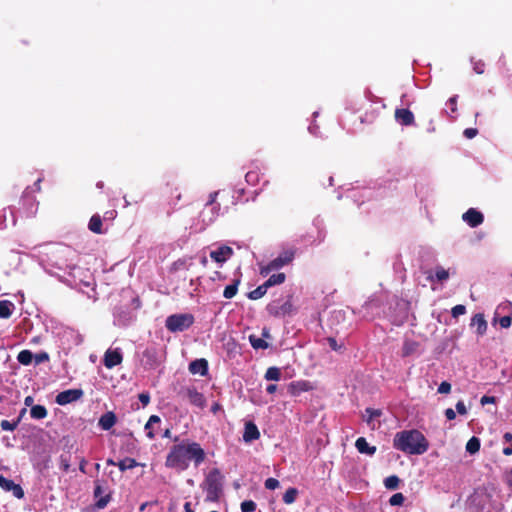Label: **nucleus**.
<instances>
[{
  "label": "nucleus",
  "mask_w": 512,
  "mask_h": 512,
  "mask_svg": "<svg viewBox=\"0 0 512 512\" xmlns=\"http://www.w3.org/2000/svg\"><path fill=\"white\" fill-rule=\"evenodd\" d=\"M206 459V453L201 445L190 440H183L173 445L165 459L167 468L184 471L188 469L190 462L198 467Z\"/></svg>",
  "instance_id": "1"
},
{
  "label": "nucleus",
  "mask_w": 512,
  "mask_h": 512,
  "mask_svg": "<svg viewBox=\"0 0 512 512\" xmlns=\"http://www.w3.org/2000/svg\"><path fill=\"white\" fill-rule=\"evenodd\" d=\"M393 447L410 455H422L429 448V442L417 429L397 432L393 439Z\"/></svg>",
  "instance_id": "2"
},
{
  "label": "nucleus",
  "mask_w": 512,
  "mask_h": 512,
  "mask_svg": "<svg viewBox=\"0 0 512 512\" xmlns=\"http://www.w3.org/2000/svg\"><path fill=\"white\" fill-rule=\"evenodd\" d=\"M206 501L218 502L223 493V475L218 468H213L204 480Z\"/></svg>",
  "instance_id": "3"
},
{
  "label": "nucleus",
  "mask_w": 512,
  "mask_h": 512,
  "mask_svg": "<svg viewBox=\"0 0 512 512\" xmlns=\"http://www.w3.org/2000/svg\"><path fill=\"white\" fill-rule=\"evenodd\" d=\"M93 497L96 500L94 505L97 509L101 510L107 507L112 500V490L107 480L96 479L94 481Z\"/></svg>",
  "instance_id": "4"
},
{
  "label": "nucleus",
  "mask_w": 512,
  "mask_h": 512,
  "mask_svg": "<svg viewBox=\"0 0 512 512\" xmlns=\"http://www.w3.org/2000/svg\"><path fill=\"white\" fill-rule=\"evenodd\" d=\"M194 316L190 313L172 314L166 318L165 326L170 332H182L191 327Z\"/></svg>",
  "instance_id": "5"
},
{
  "label": "nucleus",
  "mask_w": 512,
  "mask_h": 512,
  "mask_svg": "<svg viewBox=\"0 0 512 512\" xmlns=\"http://www.w3.org/2000/svg\"><path fill=\"white\" fill-rule=\"evenodd\" d=\"M295 249L290 248L281 252L275 259L271 260L267 265L260 268V274L267 276L274 270H278L285 265L291 263L295 257Z\"/></svg>",
  "instance_id": "6"
},
{
  "label": "nucleus",
  "mask_w": 512,
  "mask_h": 512,
  "mask_svg": "<svg viewBox=\"0 0 512 512\" xmlns=\"http://www.w3.org/2000/svg\"><path fill=\"white\" fill-rule=\"evenodd\" d=\"M267 312L274 317H283L289 315L293 310L292 296L289 295L288 299L280 304L279 300H274L267 305Z\"/></svg>",
  "instance_id": "7"
},
{
  "label": "nucleus",
  "mask_w": 512,
  "mask_h": 512,
  "mask_svg": "<svg viewBox=\"0 0 512 512\" xmlns=\"http://www.w3.org/2000/svg\"><path fill=\"white\" fill-rule=\"evenodd\" d=\"M84 392L82 389H68L60 392L56 396V403L59 405H67L69 403L79 400L83 396Z\"/></svg>",
  "instance_id": "8"
},
{
  "label": "nucleus",
  "mask_w": 512,
  "mask_h": 512,
  "mask_svg": "<svg viewBox=\"0 0 512 512\" xmlns=\"http://www.w3.org/2000/svg\"><path fill=\"white\" fill-rule=\"evenodd\" d=\"M123 361V355L119 348L108 349L103 358V364L106 368L112 369L120 365Z\"/></svg>",
  "instance_id": "9"
},
{
  "label": "nucleus",
  "mask_w": 512,
  "mask_h": 512,
  "mask_svg": "<svg viewBox=\"0 0 512 512\" xmlns=\"http://www.w3.org/2000/svg\"><path fill=\"white\" fill-rule=\"evenodd\" d=\"M142 363L146 369H154L160 364L156 348L147 347L142 353Z\"/></svg>",
  "instance_id": "10"
},
{
  "label": "nucleus",
  "mask_w": 512,
  "mask_h": 512,
  "mask_svg": "<svg viewBox=\"0 0 512 512\" xmlns=\"http://www.w3.org/2000/svg\"><path fill=\"white\" fill-rule=\"evenodd\" d=\"M0 487L7 492H12L17 499L24 497V490L19 484H16L13 480L7 479L3 475H0Z\"/></svg>",
  "instance_id": "11"
},
{
  "label": "nucleus",
  "mask_w": 512,
  "mask_h": 512,
  "mask_svg": "<svg viewBox=\"0 0 512 512\" xmlns=\"http://www.w3.org/2000/svg\"><path fill=\"white\" fill-rule=\"evenodd\" d=\"M462 218L472 228H475V227L481 225L484 221L483 214L474 208L468 209L463 214Z\"/></svg>",
  "instance_id": "12"
},
{
  "label": "nucleus",
  "mask_w": 512,
  "mask_h": 512,
  "mask_svg": "<svg viewBox=\"0 0 512 512\" xmlns=\"http://www.w3.org/2000/svg\"><path fill=\"white\" fill-rule=\"evenodd\" d=\"M394 117L402 126H410L415 122L414 114L406 108H397L395 110Z\"/></svg>",
  "instance_id": "13"
},
{
  "label": "nucleus",
  "mask_w": 512,
  "mask_h": 512,
  "mask_svg": "<svg viewBox=\"0 0 512 512\" xmlns=\"http://www.w3.org/2000/svg\"><path fill=\"white\" fill-rule=\"evenodd\" d=\"M233 253V249L230 246L222 245L218 249L211 251L210 257L217 263H224Z\"/></svg>",
  "instance_id": "14"
},
{
  "label": "nucleus",
  "mask_w": 512,
  "mask_h": 512,
  "mask_svg": "<svg viewBox=\"0 0 512 512\" xmlns=\"http://www.w3.org/2000/svg\"><path fill=\"white\" fill-rule=\"evenodd\" d=\"M186 397L193 406L200 409H203L206 406V399L204 395L198 392L195 388H187Z\"/></svg>",
  "instance_id": "15"
},
{
  "label": "nucleus",
  "mask_w": 512,
  "mask_h": 512,
  "mask_svg": "<svg viewBox=\"0 0 512 512\" xmlns=\"http://www.w3.org/2000/svg\"><path fill=\"white\" fill-rule=\"evenodd\" d=\"M260 438V432L256 424L252 421H249L245 424L243 440L246 443L252 442Z\"/></svg>",
  "instance_id": "16"
},
{
  "label": "nucleus",
  "mask_w": 512,
  "mask_h": 512,
  "mask_svg": "<svg viewBox=\"0 0 512 512\" xmlns=\"http://www.w3.org/2000/svg\"><path fill=\"white\" fill-rule=\"evenodd\" d=\"M189 372L205 376L208 373V361L204 358L196 359L189 364Z\"/></svg>",
  "instance_id": "17"
},
{
  "label": "nucleus",
  "mask_w": 512,
  "mask_h": 512,
  "mask_svg": "<svg viewBox=\"0 0 512 512\" xmlns=\"http://www.w3.org/2000/svg\"><path fill=\"white\" fill-rule=\"evenodd\" d=\"M471 326L476 327V333L483 336L487 331V321L482 313H477L471 320Z\"/></svg>",
  "instance_id": "18"
},
{
  "label": "nucleus",
  "mask_w": 512,
  "mask_h": 512,
  "mask_svg": "<svg viewBox=\"0 0 512 512\" xmlns=\"http://www.w3.org/2000/svg\"><path fill=\"white\" fill-rule=\"evenodd\" d=\"M117 422V417L115 415L114 412L112 411H109V412H106L104 413L100 418H99V422H98V425L103 429V430H110Z\"/></svg>",
  "instance_id": "19"
},
{
  "label": "nucleus",
  "mask_w": 512,
  "mask_h": 512,
  "mask_svg": "<svg viewBox=\"0 0 512 512\" xmlns=\"http://www.w3.org/2000/svg\"><path fill=\"white\" fill-rule=\"evenodd\" d=\"M355 447L361 454L374 455L376 452L375 446H370L364 437H359L355 442Z\"/></svg>",
  "instance_id": "20"
},
{
  "label": "nucleus",
  "mask_w": 512,
  "mask_h": 512,
  "mask_svg": "<svg viewBox=\"0 0 512 512\" xmlns=\"http://www.w3.org/2000/svg\"><path fill=\"white\" fill-rule=\"evenodd\" d=\"M88 228L91 232L95 234L104 233L102 229V218L99 214H94L89 220Z\"/></svg>",
  "instance_id": "21"
},
{
  "label": "nucleus",
  "mask_w": 512,
  "mask_h": 512,
  "mask_svg": "<svg viewBox=\"0 0 512 512\" xmlns=\"http://www.w3.org/2000/svg\"><path fill=\"white\" fill-rule=\"evenodd\" d=\"M240 283H241V278L238 277V278H235L230 285H227L223 291L224 298H226V299L233 298L237 294L238 286L240 285Z\"/></svg>",
  "instance_id": "22"
},
{
  "label": "nucleus",
  "mask_w": 512,
  "mask_h": 512,
  "mask_svg": "<svg viewBox=\"0 0 512 512\" xmlns=\"http://www.w3.org/2000/svg\"><path fill=\"white\" fill-rule=\"evenodd\" d=\"M14 304L9 300L0 301V318L7 319L12 315Z\"/></svg>",
  "instance_id": "23"
},
{
  "label": "nucleus",
  "mask_w": 512,
  "mask_h": 512,
  "mask_svg": "<svg viewBox=\"0 0 512 512\" xmlns=\"http://www.w3.org/2000/svg\"><path fill=\"white\" fill-rule=\"evenodd\" d=\"M418 349V343L412 340H406L402 347V357H408L414 354Z\"/></svg>",
  "instance_id": "24"
},
{
  "label": "nucleus",
  "mask_w": 512,
  "mask_h": 512,
  "mask_svg": "<svg viewBox=\"0 0 512 512\" xmlns=\"http://www.w3.org/2000/svg\"><path fill=\"white\" fill-rule=\"evenodd\" d=\"M286 279V275L285 273H277V274H272L264 283L266 284V286L268 288L272 287V286H275V285H280L282 283H284Z\"/></svg>",
  "instance_id": "25"
},
{
  "label": "nucleus",
  "mask_w": 512,
  "mask_h": 512,
  "mask_svg": "<svg viewBox=\"0 0 512 512\" xmlns=\"http://www.w3.org/2000/svg\"><path fill=\"white\" fill-rule=\"evenodd\" d=\"M267 290H268V287L266 286L265 283H263L260 286H258L256 289L250 291L247 294V297L250 300H258V299L262 298L267 293Z\"/></svg>",
  "instance_id": "26"
},
{
  "label": "nucleus",
  "mask_w": 512,
  "mask_h": 512,
  "mask_svg": "<svg viewBox=\"0 0 512 512\" xmlns=\"http://www.w3.org/2000/svg\"><path fill=\"white\" fill-rule=\"evenodd\" d=\"M48 412L43 405H34L30 409V415L33 419H44Z\"/></svg>",
  "instance_id": "27"
},
{
  "label": "nucleus",
  "mask_w": 512,
  "mask_h": 512,
  "mask_svg": "<svg viewBox=\"0 0 512 512\" xmlns=\"http://www.w3.org/2000/svg\"><path fill=\"white\" fill-rule=\"evenodd\" d=\"M138 465H139V463L133 458H125V459L117 462V466H118L119 470L122 472H124L128 469H133V468L137 467Z\"/></svg>",
  "instance_id": "28"
},
{
  "label": "nucleus",
  "mask_w": 512,
  "mask_h": 512,
  "mask_svg": "<svg viewBox=\"0 0 512 512\" xmlns=\"http://www.w3.org/2000/svg\"><path fill=\"white\" fill-rule=\"evenodd\" d=\"M34 358L33 353L30 350H22L18 353L17 360L22 365H30Z\"/></svg>",
  "instance_id": "29"
},
{
  "label": "nucleus",
  "mask_w": 512,
  "mask_h": 512,
  "mask_svg": "<svg viewBox=\"0 0 512 512\" xmlns=\"http://www.w3.org/2000/svg\"><path fill=\"white\" fill-rule=\"evenodd\" d=\"M71 466V454L70 452L62 453L59 456V467L62 471L68 472Z\"/></svg>",
  "instance_id": "30"
},
{
  "label": "nucleus",
  "mask_w": 512,
  "mask_h": 512,
  "mask_svg": "<svg viewBox=\"0 0 512 512\" xmlns=\"http://www.w3.org/2000/svg\"><path fill=\"white\" fill-rule=\"evenodd\" d=\"M480 445L479 438L473 436L466 443V451L470 454H475L480 450Z\"/></svg>",
  "instance_id": "31"
},
{
  "label": "nucleus",
  "mask_w": 512,
  "mask_h": 512,
  "mask_svg": "<svg viewBox=\"0 0 512 512\" xmlns=\"http://www.w3.org/2000/svg\"><path fill=\"white\" fill-rule=\"evenodd\" d=\"M249 341L254 349H267L269 344L264 339L259 338L255 335L249 336Z\"/></svg>",
  "instance_id": "32"
},
{
  "label": "nucleus",
  "mask_w": 512,
  "mask_h": 512,
  "mask_svg": "<svg viewBox=\"0 0 512 512\" xmlns=\"http://www.w3.org/2000/svg\"><path fill=\"white\" fill-rule=\"evenodd\" d=\"M298 495V490L294 487H290L286 490V492L283 495V502L285 504H292L295 502Z\"/></svg>",
  "instance_id": "33"
},
{
  "label": "nucleus",
  "mask_w": 512,
  "mask_h": 512,
  "mask_svg": "<svg viewBox=\"0 0 512 512\" xmlns=\"http://www.w3.org/2000/svg\"><path fill=\"white\" fill-rule=\"evenodd\" d=\"M400 479L396 475H391L384 480V485L389 490H395L399 487Z\"/></svg>",
  "instance_id": "34"
},
{
  "label": "nucleus",
  "mask_w": 512,
  "mask_h": 512,
  "mask_svg": "<svg viewBox=\"0 0 512 512\" xmlns=\"http://www.w3.org/2000/svg\"><path fill=\"white\" fill-rule=\"evenodd\" d=\"M281 377V371L277 367H269L265 373L266 380L278 381Z\"/></svg>",
  "instance_id": "35"
},
{
  "label": "nucleus",
  "mask_w": 512,
  "mask_h": 512,
  "mask_svg": "<svg viewBox=\"0 0 512 512\" xmlns=\"http://www.w3.org/2000/svg\"><path fill=\"white\" fill-rule=\"evenodd\" d=\"M20 423V418H17L16 420L10 422L8 420H2L0 422V426L5 431H14Z\"/></svg>",
  "instance_id": "36"
},
{
  "label": "nucleus",
  "mask_w": 512,
  "mask_h": 512,
  "mask_svg": "<svg viewBox=\"0 0 512 512\" xmlns=\"http://www.w3.org/2000/svg\"><path fill=\"white\" fill-rule=\"evenodd\" d=\"M434 277L436 278L437 281L442 282L449 278V272H448V270H445L443 267L437 266L435 268V276Z\"/></svg>",
  "instance_id": "37"
},
{
  "label": "nucleus",
  "mask_w": 512,
  "mask_h": 512,
  "mask_svg": "<svg viewBox=\"0 0 512 512\" xmlns=\"http://www.w3.org/2000/svg\"><path fill=\"white\" fill-rule=\"evenodd\" d=\"M405 497L402 493H395L389 499V504L391 506H400L403 504Z\"/></svg>",
  "instance_id": "38"
},
{
  "label": "nucleus",
  "mask_w": 512,
  "mask_h": 512,
  "mask_svg": "<svg viewBox=\"0 0 512 512\" xmlns=\"http://www.w3.org/2000/svg\"><path fill=\"white\" fill-rule=\"evenodd\" d=\"M256 510V503L252 500H245L241 503L242 512H254Z\"/></svg>",
  "instance_id": "39"
},
{
  "label": "nucleus",
  "mask_w": 512,
  "mask_h": 512,
  "mask_svg": "<svg viewBox=\"0 0 512 512\" xmlns=\"http://www.w3.org/2000/svg\"><path fill=\"white\" fill-rule=\"evenodd\" d=\"M466 313V307L464 305L458 304L454 306L451 310V314L454 318L459 317L460 315H463Z\"/></svg>",
  "instance_id": "40"
},
{
  "label": "nucleus",
  "mask_w": 512,
  "mask_h": 512,
  "mask_svg": "<svg viewBox=\"0 0 512 512\" xmlns=\"http://www.w3.org/2000/svg\"><path fill=\"white\" fill-rule=\"evenodd\" d=\"M264 486L268 490H274L279 487V481L275 478L266 479Z\"/></svg>",
  "instance_id": "41"
},
{
  "label": "nucleus",
  "mask_w": 512,
  "mask_h": 512,
  "mask_svg": "<svg viewBox=\"0 0 512 512\" xmlns=\"http://www.w3.org/2000/svg\"><path fill=\"white\" fill-rule=\"evenodd\" d=\"M217 196H218V192H217V191L210 193V194H209V200H208V202H207V205H209V206H213V210H217V211H218V210L220 209V208H219V204H217V205L215 206Z\"/></svg>",
  "instance_id": "42"
},
{
  "label": "nucleus",
  "mask_w": 512,
  "mask_h": 512,
  "mask_svg": "<svg viewBox=\"0 0 512 512\" xmlns=\"http://www.w3.org/2000/svg\"><path fill=\"white\" fill-rule=\"evenodd\" d=\"M451 391V384L447 381H443L440 383L438 387V393L440 394H448Z\"/></svg>",
  "instance_id": "43"
},
{
  "label": "nucleus",
  "mask_w": 512,
  "mask_h": 512,
  "mask_svg": "<svg viewBox=\"0 0 512 512\" xmlns=\"http://www.w3.org/2000/svg\"><path fill=\"white\" fill-rule=\"evenodd\" d=\"M366 413L368 414V419H367V422L369 423L373 418H376V417H379L381 415V411L380 410H376V409H372V408H367L366 409Z\"/></svg>",
  "instance_id": "44"
},
{
  "label": "nucleus",
  "mask_w": 512,
  "mask_h": 512,
  "mask_svg": "<svg viewBox=\"0 0 512 512\" xmlns=\"http://www.w3.org/2000/svg\"><path fill=\"white\" fill-rule=\"evenodd\" d=\"M138 398L144 407L150 403V394L148 392L140 393Z\"/></svg>",
  "instance_id": "45"
},
{
  "label": "nucleus",
  "mask_w": 512,
  "mask_h": 512,
  "mask_svg": "<svg viewBox=\"0 0 512 512\" xmlns=\"http://www.w3.org/2000/svg\"><path fill=\"white\" fill-rule=\"evenodd\" d=\"M512 323V318L510 316H503L499 320V324L502 328H509Z\"/></svg>",
  "instance_id": "46"
},
{
  "label": "nucleus",
  "mask_w": 512,
  "mask_h": 512,
  "mask_svg": "<svg viewBox=\"0 0 512 512\" xmlns=\"http://www.w3.org/2000/svg\"><path fill=\"white\" fill-rule=\"evenodd\" d=\"M478 134V130L476 128H466L463 132V135L467 139H472Z\"/></svg>",
  "instance_id": "47"
},
{
  "label": "nucleus",
  "mask_w": 512,
  "mask_h": 512,
  "mask_svg": "<svg viewBox=\"0 0 512 512\" xmlns=\"http://www.w3.org/2000/svg\"><path fill=\"white\" fill-rule=\"evenodd\" d=\"M34 358H35L36 364H40L42 362L48 361L49 355L46 352H42V353L36 354L34 356Z\"/></svg>",
  "instance_id": "48"
},
{
  "label": "nucleus",
  "mask_w": 512,
  "mask_h": 512,
  "mask_svg": "<svg viewBox=\"0 0 512 512\" xmlns=\"http://www.w3.org/2000/svg\"><path fill=\"white\" fill-rule=\"evenodd\" d=\"M456 410L460 415L467 414V408L462 400H460L456 403Z\"/></svg>",
  "instance_id": "49"
},
{
  "label": "nucleus",
  "mask_w": 512,
  "mask_h": 512,
  "mask_svg": "<svg viewBox=\"0 0 512 512\" xmlns=\"http://www.w3.org/2000/svg\"><path fill=\"white\" fill-rule=\"evenodd\" d=\"M327 341H328L330 348L334 351H339L342 348V346L337 344L336 339L333 337L327 338Z\"/></svg>",
  "instance_id": "50"
},
{
  "label": "nucleus",
  "mask_w": 512,
  "mask_h": 512,
  "mask_svg": "<svg viewBox=\"0 0 512 512\" xmlns=\"http://www.w3.org/2000/svg\"><path fill=\"white\" fill-rule=\"evenodd\" d=\"M484 68H485V64L483 62H481V61L476 62L474 64V71L477 74H483L484 73Z\"/></svg>",
  "instance_id": "51"
},
{
  "label": "nucleus",
  "mask_w": 512,
  "mask_h": 512,
  "mask_svg": "<svg viewBox=\"0 0 512 512\" xmlns=\"http://www.w3.org/2000/svg\"><path fill=\"white\" fill-rule=\"evenodd\" d=\"M145 430L147 431L146 435L149 439H154L156 437L155 432L152 429V425H148V422L145 424Z\"/></svg>",
  "instance_id": "52"
},
{
  "label": "nucleus",
  "mask_w": 512,
  "mask_h": 512,
  "mask_svg": "<svg viewBox=\"0 0 512 512\" xmlns=\"http://www.w3.org/2000/svg\"><path fill=\"white\" fill-rule=\"evenodd\" d=\"M445 416L448 420H454L456 418V413L452 408H447L445 410Z\"/></svg>",
  "instance_id": "53"
},
{
  "label": "nucleus",
  "mask_w": 512,
  "mask_h": 512,
  "mask_svg": "<svg viewBox=\"0 0 512 512\" xmlns=\"http://www.w3.org/2000/svg\"><path fill=\"white\" fill-rule=\"evenodd\" d=\"M117 215L116 210H109L104 213V220H113Z\"/></svg>",
  "instance_id": "54"
},
{
  "label": "nucleus",
  "mask_w": 512,
  "mask_h": 512,
  "mask_svg": "<svg viewBox=\"0 0 512 512\" xmlns=\"http://www.w3.org/2000/svg\"><path fill=\"white\" fill-rule=\"evenodd\" d=\"M457 98H458V96L455 95L448 100V103L451 105L452 112H456V110H457V107H456L457 106Z\"/></svg>",
  "instance_id": "55"
},
{
  "label": "nucleus",
  "mask_w": 512,
  "mask_h": 512,
  "mask_svg": "<svg viewBox=\"0 0 512 512\" xmlns=\"http://www.w3.org/2000/svg\"><path fill=\"white\" fill-rule=\"evenodd\" d=\"M480 403L482 405L488 404V403H495V397L493 396H483L480 400Z\"/></svg>",
  "instance_id": "56"
},
{
  "label": "nucleus",
  "mask_w": 512,
  "mask_h": 512,
  "mask_svg": "<svg viewBox=\"0 0 512 512\" xmlns=\"http://www.w3.org/2000/svg\"><path fill=\"white\" fill-rule=\"evenodd\" d=\"M161 419L159 416L157 415H151L148 419V425H154V424H157V423H160Z\"/></svg>",
  "instance_id": "57"
},
{
  "label": "nucleus",
  "mask_w": 512,
  "mask_h": 512,
  "mask_svg": "<svg viewBox=\"0 0 512 512\" xmlns=\"http://www.w3.org/2000/svg\"><path fill=\"white\" fill-rule=\"evenodd\" d=\"M86 465H87V461L85 458H80L79 460V470L82 472V473H86Z\"/></svg>",
  "instance_id": "58"
},
{
  "label": "nucleus",
  "mask_w": 512,
  "mask_h": 512,
  "mask_svg": "<svg viewBox=\"0 0 512 512\" xmlns=\"http://www.w3.org/2000/svg\"><path fill=\"white\" fill-rule=\"evenodd\" d=\"M276 390H277V385H276V384H269V385L266 387V391H267V393H269V394H273Z\"/></svg>",
  "instance_id": "59"
},
{
  "label": "nucleus",
  "mask_w": 512,
  "mask_h": 512,
  "mask_svg": "<svg viewBox=\"0 0 512 512\" xmlns=\"http://www.w3.org/2000/svg\"><path fill=\"white\" fill-rule=\"evenodd\" d=\"M33 402H34V399H33V397H32V396H27V397L24 399V404H25V406H31V407H32V406H33V405H32V404H33Z\"/></svg>",
  "instance_id": "60"
},
{
  "label": "nucleus",
  "mask_w": 512,
  "mask_h": 512,
  "mask_svg": "<svg viewBox=\"0 0 512 512\" xmlns=\"http://www.w3.org/2000/svg\"><path fill=\"white\" fill-rule=\"evenodd\" d=\"M221 408V405L219 403H214L211 407V412L216 414L217 411Z\"/></svg>",
  "instance_id": "61"
},
{
  "label": "nucleus",
  "mask_w": 512,
  "mask_h": 512,
  "mask_svg": "<svg viewBox=\"0 0 512 512\" xmlns=\"http://www.w3.org/2000/svg\"><path fill=\"white\" fill-rule=\"evenodd\" d=\"M503 454L506 456L512 455V445L503 449Z\"/></svg>",
  "instance_id": "62"
},
{
  "label": "nucleus",
  "mask_w": 512,
  "mask_h": 512,
  "mask_svg": "<svg viewBox=\"0 0 512 512\" xmlns=\"http://www.w3.org/2000/svg\"><path fill=\"white\" fill-rule=\"evenodd\" d=\"M503 439L505 440V442H510V441H512V433H511V432H506V433L503 435Z\"/></svg>",
  "instance_id": "63"
},
{
  "label": "nucleus",
  "mask_w": 512,
  "mask_h": 512,
  "mask_svg": "<svg viewBox=\"0 0 512 512\" xmlns=\"http://www.w3.org/2000/svg\"><path fill=\"white\" fill-rule=\"evenodd\" d=\"M185 512H194L191 508V504L189 502H186L184 505Z\"/></svg>",
  "instance_id": "64"
}]
</instances>
